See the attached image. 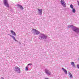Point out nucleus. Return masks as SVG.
Masks as SVG:
<instances>
[{
	"instance_id": "1",
	"label": "nucleus",
	"mask_w": 79,
	"mask_h": 79,
	"mask_svg": "<svg viewBox=\"0 0 79 79\" xmlns=\"http://www.w3.org/2000/svg\"><path fill=\"white\" fill-rule=\"evenodd\" d=\"M3 3L4 5H5L6 7L7 8H9L10 7L9 4H8V0H4Z\"/></svg>"
},
{
	"instance_id": "2",
	"label": "nucleus",
	"mask_w": 79,
	"mask_h": 79,
	"mask_svg": "<svg viewBox=\"0 0 79 79\" xmlns=\"http://www.w3.org/2000/svg\"><path fill=\"white\" fill-rule=\"evenodd\" d=\"M15 71L17 72L18 73H21V70L19 67H15Z\"/></svg>"
},
{
	"instance_id": "3",
	"label": "nucleus",
	"mask_w": 79,
	"mask_h": 79,
	"mask_svg": "<svg viewBox=\"0 0 79 79\" xmlns=\"http://www.w3.org/2000/svg\"><path fill=\"white\" fill-rule=\"evenodd\" d=\"M47 36L43 34L42 35H41L40 37V39L42 40V39H46L47 37Z\"/></svg>"
},
{
	"instance_id": "4",
	"label": "nucleus",
	"mask_w": 79,
	"mask_h": 79,
	"mask_svg": "<svg viewBox=\"0 0 79 79\" xmlns=\"http://www.w3.org/2000/svg\"><path fill=\"white\" fill-rule=\"evenodd\" d=\"M61 4L63 5L64 7H66V3L63 0H62L60 1Z\"/></svg>"
},
{
	"instance_id": "5",
	"label": "nucleus",
	"mask_w": 79,
	"mask_h": 79,
	"mask_svg": "<svg viewBox=\"0 0 79 79\" xmlns=\"http://www.w3.org/2000/svg\"><path fill=\"white\" fill-rule=\"evenodd\" d=\"M73 30L74 32H75L77 33L79 32V29L77 27H74L73 29Z\"/></svg>"
},
{
	"instance_id": "6",
	"label": "nucleus",
	"mask_w": 79,
	"mask_h": 79,
	"mask_svg": "<svg viewBox=\"0 0 79 79\" xmlns=\"http://www.w3.org/2000/svg\"><path fill=\"white\" fill-rule=\"evenodd\" d=\"M45 73L48 75H50L51 74V72H50L49 70H48L47 69H45Z\"/></svg>"
},
{
	"instance_id": "7",
	"label": "nucleus",
	"mask_w": 79,
	"mask_h": 79,
	"mask_svg": "<svg viewBox=\"0 0 79 79\" xmlns=\"http://www.w3.org/2000/svg\"><path fill=\"white\" fill-rule=\"evenodd\" d=\"M33 31H35L36 32V34L37 35L39 34H40V32H39V31L35 30L33 29Z\"/></svg>"
},
{
	"instance_id": "8",
	"label": "nucleus",
	"mask_w": 79,
	"mask_h": 79,
	"mask_svg": "<svg viewBox=\"0 0 79 79\" xmlns=\"http://www.w3.org/2000/svg\"><path fill=\"white\" fill-rule=\"evenodd\" d=\"M17 6H18V7H19L20 9H21V10H23L24 9V8H23V7L21 5L18 4Z\"/></svg>"
},
{
	"instance_id": "9",
	"label": "nucleus",
	"mask_w": 79,
	"mask_h": 79,
	"mask_svg": "<svg viewBox=\"0 0 79 79\" xmlns=\"http://www.w3.org/2000/svg\"><path fill=\"white\" fill-rule=\"evenodd\" d=\"M38 10L40 12V15H42V9H38Z\"/></svg>"
},
{
	"instance_id": "10",
	"label": "nucleus",
	"mask_w": 79,
	"mask_h": 79,
	"mask_svg": "<svg viewBox=\"0 0 79 79\" xmlns=\"http://www.w3.org/2000/svg\"><path fill=\"white\" fill-rule=\"evenodd\" d=\"M10 32L12 34H13L14 35H16V33H15V32H14L13 31V30H11L10 31Z\"/></svg>"
},
{
	"instance_id": "11",
	"label": "nucleus",
	"mask_w": 79,
	"mask_h": 79,
	"mask_svg": "<svg viewBox=\"0 0 79 79\" xmlns=\"http://www.w3.org/2000/svg\"><path fill=\"white\" fill-rule=\"evenodd\" d=\"M62 69L63 70V71H64V73H65V74H67V71H66V70L65 69H64V68H62Z\"/></svg>"
},
{
	"instance_id": "12",
	"label": "nucleus",
	"mask_w": 79,
	"mask_h": 79,
	"mask_svg": "<svg viewBox=\"0 0 79 79\" xmlns=\"http://www.w3.org/2000/svg\"><path fill=\"white\" fill-rule=\"evenodd\" d=\"M69 75L70 76V78H73V75H71V73L70 72L69 73Z\"/></svg>"
},
{
	"instance_id": "13",
	"label": "nucleus",
	"mask_w": 79,
	"mask_h": 79,
	"mask_svg": "<svg viewBox=\"0 0 79 79\" xmlns=\"http://www.w3.org/2000/svg\"><path fill=\"white\" fill-rule=\"evenodd\" d=\"M71 65L73 67L75 66V65H74V62H71Z\"/></svg>"
},
{
	"instance_id": "14",
	"label": "nucleus",
	"mask_w": 79,
	"mask_h": 79,
	"mask_svg": "<svg viewBox=\"0 0 79 79\" xmlns=\"http://www.w3.org/2000/svg\"><path fill=\"white\" fill-rule=\"evenodd\" d=\"M11 37H12L13 39H14V40H15V41H17V40H16V39L15 38V37H14V36H12V35H10Z\"/></svg>"
},
{
	"instance_id": "15",
	"label": "nucleus",
	"mask_w": 79,
	"mask_h": 79,
	"mask_svg": "<svg viewBox=\"0 0 79 79\" xmlns=\"http://www.w3.org/2000/svg\"><path fill=\"white\" fill-rule=\"evenodd\" d=\"M72 11L73 13H75L76 12V10H75V9H73L72 10Z\"/></svg>"
},
{
	"instance_id": "16",
	"label": "nucleus",
	"mask_w": 79,
	"mask_h": 79,
	"mask_svg": "<svg viewBox=\"0 0 79 79\" xmlns=\"http://www.w3.org/2000/svg\"><path fill=\"white\" fill-rule=\"evenodd\" d=\"M74 7V6L72 4H71L70 5V8H72V9H73V8Z\"/></svg>"
},
{
	"instance_id": "17",
	"label": "nucleus",
	"mask_w": 79,
	"mask_h": 79,
	"mask_svg": "<svg viewBox=\"0 0 79 79\" xmlns=\"http://www.w3.org/2000/svg\"><path fill=\"white\" fill-rule=\"evenodd\" d=\"M25 71H28V66H27L25 69Z\"/></svg>"
},
{
	"instance_id": "18",
	"label": "nucleus",
	"mask_w": 79,
	"mask_h": 79,
	"mask_svg": "<svg viewBox=\"0 0 79 79\" xmlns=\"http://www.w3.org/2000/svg\"><path fill=\"white\" fill-rule=\"evenodd\" d=\"M32 64L30 63L27 65V66H29V65H32Z\"/></svg>"
}]
</instances>
